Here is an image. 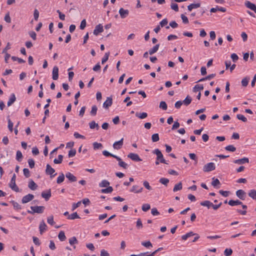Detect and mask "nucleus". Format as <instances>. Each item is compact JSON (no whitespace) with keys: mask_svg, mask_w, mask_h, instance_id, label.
<instances>
[{"mask_svg":"<svg viewBox=\"0 0 256 256\" xmlns=\"http://www.w3.org/2000/svg\"><path fill=\"white\" fill-rule=\"evenodd\" d=\"M30 209L32 211L28 210V212L31 214H34V213L42 214L44 212L45 209L44 206H31Z\"/></svg>","mask_w":256,"mask_h":256,"instance_id":"nucleus-1","label":"nucleus"},{"mask_svg":"<svg viewBox=\"0 0 256 256\" xmlns=\"http://www.w3.org/2000/svg\"><path fill=\"white\" fill-rule=\"evenodd\" d=\"M153 153L156 155V160H160V162L161 163L168 164V163L166 162V160L164 158L163 154L159 149H155L153 151Z\"/></svg>","mask_w":256,"mask_h":256,"instance_id":"nucleus-2","label":"nucleus"},{"mask_svg":"<svg viewBox=\"0 0 256 256\" xmlns=\"http://www.w3.org/2000/svg\"><path fill=\"white\" fill-rule=\"evenodd\" d=\"M16 174H14L9 184V186L14 191L16 192H19V188L17 186L16 184Z\"/></svg>","mask_w":256,"mask_h":256,"instance_id":"nucleus-3","label":"nucleus"},{"mask_svg":"<svg viewBox=\"0 0 256 256\" xmlns=\"http://www.w3.org/2000/svg\"><path fill=\"white\" fill-rule=\"evenodd\" d=\"M216 168L215 164L213 162H209L205 164L203 167L204 172H209L214 170Z\"/></svg>","mask_w":256,"mask_h":256,"instance_id":"nucleus-4","label":"nucleus"},{"mask_svg":"<svg viewBox=\"0 0 256 256\" xmlns=\"http://www.w3.org/2000/svg\"><path fill=\"white\" fill-rule=\"evenodd\" d=\"M128 157L134 162H141L142 160L139 156L134 153H130L128 155Z\"/></svg>","mask_w":256,"mask_h":256,"instance_id":"nucleus-5","label":"nucleus"},{"mask_svg":"<svg viewBox=\"0 0 256 256\" xmlns=\"http://www.w3.org/2000/svg\"><path fill=\"white\" fill-rule=\"evenodd\" d=\"M55 172V170L49 164H47L46 166V172L47 174L51 175L50 177H54L56 174H52Z\"/></svg>","mask_w":256,"mask_h":256,"instance_id":"nucleus-6","label":"nucleus"},{"mask_svg":"<svg viewBox=\"0 0 256 256\" xmlns=\"http://www.w3.org/2000/svg\"><path fill=\"white\" fill-rule=\"evenodd\" d=\"M34 198V196L29 194L22 198V204H26L32 200Z\"/></svg>","mask_w":256,"mask_h":256,"instance_id":"nucleus-7","label":"nucleus"},{"mask_svg":"<svg viewBox=\"0 0 256 256\" xmlns=\"http://www.w3.org/2000/svg\"><path fill=\"white\" fill-rule=\"evenodd\" d=\"M244 5L246 8L253 10L254 12L256 13V6L254 4L251 2L250 1L246 0L244 2Z\"/></svg>","mask_w":256,"mask_h":256,"instance_id":"nucleus-8","label":"nucleus"},{"mask_svg":"<svg viewBox=\"0 0 256 256\" xmlns=\"http://www.w3.org/2000/svg\"><path fill=\"white\" fill-rule=\"evenodd\" d=\"M143 188L142 187H139L138 185L133 186L130 190V192H134L136 194H138L142 192Z\"/></svg>","mask_w":256,"mask_h":256,"instance_id":"nucleus-9","label":"nucleus"},{"mask_svg":"<svg viewBox=\"0 0 256 256\" xmlns=\"http://www.w3.org/2000/svg\"><path fill=\"white\" fill-rule=\"evenodd\" d=\"M104 31L103 26L101 24H99L95 27L94 30V34L96 36H98L100 33Z\"/></svg>","mask_w":256,"mask_h":256,"instance_id":"nucleus-10","label":"nucleus"},{"mask_svg":"<svg viewBox=\"0 0 256 256\" xmlns=\"http://www.w3.org/2000/svg\"><path fill=\"white\" fill-rule=\"evenodd\" d=\"M236 195L240 200H244L246 196V193L244 190H239L236 192Z\"/></svg>","mask_w":256,"mask_h":256,"instance_id":"nucleus-11","label":"nucleus"},{"mask_svg":"<svg viewBox=\"0 0 256 256\" xmlns=\"http://www.w3.org/2000/svg\"><path fill=\"white\" fill-rule=\"evenodd\" d=\"M119 14L122 18H124L128 16L129 11L128 10H124L123 8H120L119 10Z\"/></svg>","mask_w":256,"mask_h":256,"instance_id":"nucleus-12","label":"nucleus"},{"mask_svg":"<svg viewBox=\"0 0 256 256\" xmlns=\"http://www.w3.org/2000/svg\"><path fill=\"white\" fill-rule=\"evenodd\" d=\"M123 138H122L118 142H116L113 144V148L116 150L120 149L122 145H123Z\"/></svg>","mask_w":256,"mask_h":256,"instance_id":"nucleus-13","label":"nucleus"},{"mask_svg":"<svg viewBox=\"0 0 256 256\" xmlns=\"http://www.w3.org/2000/svg\"><path fill=\"white\" fill-rule=\"evenodd\" d=\"M112 99L110 97H108L106 100L104 102L103 104L104 108H108L110 106L112 105Z\"/></svg>","mask_w":256,"mask_h":256,"instance_id":"nucleus-14","label":"nucleus"},{"mask_svg":"<svg viewBox=\"0 0 256 256\" xmlns=\"http://www.w3.org/2000/svg\"><path fill=\"white\" fill-rule=\"evenodd\" d=\"M58 78V68L57 66H54L52 70V79L57 80Z\"/></svg>","mask_w":256,"mask_h":256,"instance_id":"nucleus-15","label":"nucleus"},{"mask_svg":"<svg viewBox=\"0 0 256 256\" xmlns=\"http://www.w3.org/2000/svg\"><path fill=\"white\" fill-rule=\"evenodd\" d=\"M234 164H244L245 163H248L249 162V160L247 158H244L236 160L234 161Z\"/></svg>","mask_w":256,"mask_h":256,"instance_id":"nucleus-16","label":"nucleus"},{"mask_svg":"<svg viewBox=\"0 0 256 256\" xmlns=\"http://www.w3.org/2000/svg\"><path fill=\"white\" fill-rule=\"evenodd\" d=\"M66 176L70 182H74L77 180L76 178L70 172L66 173Z\"/></svg>","mask_w":256,"mask_h":256,"instance_id":"nucleus-17","label":"nucleus"},{"mask_svg":"<svg viewBox=\"0 0 256 256\" xmlns=\"http://www.w3.org/2000/svg\"><path fill=\"white\" fill-rule=\"evenodd\" d=\"M200 6V3L198 2L196 4H191L188 6V10L191 12L193 9L197 8Z\"/></svg>","mask_w":256,"mask_h":256,"instance_id":"nucleus-18","label":"nucleus"},{"mask_svg":"<svg viewBox=\"0 0 256 256\" xmlns=\"http://www.w3.org/2000/svg\"><path fill=\"white\" fill-rule=\"evenodd\" d=\"M116 159L118 162L119 166L123 168L124 169L127 168L128 164L126 162H123L120 157L116 156Z\"/></svg>","mask_w":256,"mask_h":256,"instance_id":"nucleus-19","label":"nucleus"},{"mask_svg":"<svg viewBox=\"0 0 256 256\" xmlns=\"http://www.w3.org/2000/svg\"><path fill=\"white\" fill-rule=\"evenodd\" d=\"M47 226L46 224H45L44 222L42 220L39 226V229H40V232L41 234H43V232L46 230Z\"/></svg>","mask_w":256,"mask_h":256,"instance_id":"nucleus-20","label":"nucleus"},{"mask_svg":"<svg viewBox=\"0 0 256 256\" xmlns=\"http://www.w3.org/2000/svg\"><path fill=\"white\" fill-rule=\"evenodd\" d=\"M28 186L30 190H36L38 188L37 184L34 182L32 180H30Z\"/></svg>","mask_w":256,"mask_h":256,"instance_id":"nucleus-21","label":"nucleus"},{"mask_svg":"<svg viewBox=\"0 0 256 256\" xmlns=\"http://www.w3.org/2000/svg\"><path fill=\"white\" fill-rule=\"evenodd\" d=\"M42 196L45 198L46 200H49L50 197L51 196V191L50 190H49L47 192H42Z\"/></svg>","mask_w":256,"mask_h":256,"instance_id":"nucleus-22","label":"nucleus"},{"mask_svg":"<svg viewBox=\"0 0 256 256\" xmlns=\"http://www.w3.org/2000/svg\"><path fill=\"white\" fill-rule=\"evenodd\" d=\"M16 100V98L14 94H11L8 101V106H10Z\"/></svg>","mask_w":256,"mask_h":256,"instance_id":"nucleus-23","label":"nucleus"},{"mask_svg":"<svg viewBox=\"0 0 256 256\" xmlns=\"http://www.w3.org/2000/svg\"><path fill=\"white\" fill-rule=\"evenodd\" d=\"M159 47H160V44H156V45H155L152 48H150L149 50V51H148L149 54L150 55H152L154 54L155 52H156L158 50Z\"/></svg>","mask_w":256,"mask_h":256,"instance_id":"nucleus-24","label":"nucleus"},{"mask_svg":"<svg viewBox=\"0 0 256 256\" xmlns=\"http://www.w3.org/2000/svg\"><path fill=\"white\" fill-rule=\"evenodd\" d=\"M228 204L229 205H230L231 206H236V205L242 204V202L238 200H229V202H228Z\"/></svg>","mask_w":256,"mask_h":256,"instance_id":"nucleus-25","label":"nucleus"},{"mask_svg":"<svg viewBox=\"0 0 256 256\" xmlns=\"http://www.w3.org/2000/svg\"><path fill=\"white\" fill-rule=\"evenodd\" d=\"M200 205L204 206H206L208 208L212 207V202L209 200H204L200 203Z\"/></svg>","mask_w":256,"mask_h":256,"instance_id":"nucleus-26","label":"nucleus"},{"mask_svg":"<svg viewBox=\"0 0 256 256\" xmlns=\"http://www.w3.org/2000/svg\"><path fill=\"white\" fill-rule=\"evenodd\" d=\"M194 233L192 232H188L184 235H183L182 236V240H187L188 238L194 236Z\"/></svg>","mask_w":256,"mask_h":256,"instance_id":"nucleus-27","label":"nucleus"},{"mask_svg":"<svg viewBox=\"0 0 256 256\" xmlns=\"http://www.w3.org/2000/svg\"><path fill=\"white\" fill-rule=\"evenodd\" d=\"M182 188V182H178V184H176L174 188L173 191L176 192V191L181 190Z\"/></svg>","mask_w":256,"mask_h":256,"instance_id":"nucleus-28","label":"nucleus"},{"mask_svg":"<svg viewBox=\"0 0 256 256\" xmlns=\"http://www.w3.org/2000/svg\"><path fill=\"white\" fill-rule=\"evenodd\" d=\"M191 102H192V98L190 96H188L186 98L183 100L182 102V103L186 105V106H188L189 105L190 103H191Z\"/></svg>","mask_w":256,"mask_h":256,"instance_id":"nucleus-29","label":"nucleus"},{"mask_svg":"<svg viewBox=\"0 0 256 256\" xmlns=\"http://www.w3.org/2000/svg\"><path fill=\"white\" fill-rule=\"evenodd\" d=\"M64 180V175L63 173H61L57 178L56 182L58 184H60Z\"/></svg>","mask_w":256,"mask_h":256,"instance_id":"nucleus-30","label":"nucleus"},{"mask_svg":"<svg viewBox=\"0 0 256 256\" xmlns=\"http://www.w3.org/2000/svg\"><path fill=\"white\" fill-rule=\"evenodd\" d=\"M58 238L60 241H64L66 239V236H65L64 232V231H60L58 235Z\"/></svg>","mask_w":256,"mask_h":256,"instance_id":"nucleus-31","label":"nucleus"},{"mask_svg":"<svg viewBox=\"0 0 256 256\" xmlns=\"http://www.w3.org/2000/svg\"><path fill=\"white\" fill-rule=\"evenodd\" d=\"M68 218L69 220H74L76 218H80V217L78 214L77 212H75L70 215H68Z\"/></svg>","mask_w":256,"mask_h":256,"instance_id":"nucleus-32","label":"nucleus"},{"mask_svg":"<svg viewBox=\"0 0 256 256\" xmlns=\"http://www.w3.org/2000/svg\"><path fill=\"white\" fill-rule=\"evenodd\" d=\"M90 128L91 129H94V128H96L97 130H98L99 126L97 123H96L94 121H92L89 124Z\"/></svg>","mask_w":256,"mask_h":256,"instance_id":"nucleus-33","label":"nucleus"},{"mask_svg":"<svg viewBox=\"0 0 256 256\" xmlns=\"http://www.w3.org/2000/svg\"><path fill=\"white\" fill-rule=\"evenodd\" d=\"M113 190V188L112 186H108L107 188L102 189L101 192L104 194L111 193Z\"/></svg>","mask_w":256,"mask_h":256,"instance_id":"nucleus-34","label":"nucleus"},{"mask_svg":"<svg viewBox=\"0 0 256 256\" xmlns=\"http://www.w3.org/2000/svg\"><path fill=\"white\" fill-rule=\"evenodd\" d=\"M110 185V182L106 180H102L99 184L101 188L107 187Z\"/></svg>","mask_w":256,"mask_h":256,"instance_id":"nucleus-35","label":"nucleus"},{"mask_svg":"<svg viewBox=\"0 0 256 256\" xmlns=\"http://www.w3.org/2000/svg\"><path fill=\"white\" fill-rule=\"evenodd\" d=\"M136 117H138V118H140V119H144L147 117L148 114L146 112H143L142 113H140V114L136 113Z\"/></svg>","mask_w":256,"mask_h":256,"instance_id":"nucleus-36","label":"nucleus"},{"mask_svg":"<svg viewBox=\"0 0 256 256\" xmlns=\"http://www.w3.org/2000/svg\"><path fill=\"white\" fill-rule=\"evenodd\" d=\"M63 156L61 154L58 155V158H55L54 160V162L56 164H61L62 161Z\"/></svg>","mask_w":256,"mask_h":256,"instance_id":"nucleus-37","label":"nucleus"},{"mask_svg":"<svg viewBox=\"0 0 256 256\" xmlns=\"http://www.w3.org/2000/svg\"><path fill=\"white\" fill-rule=\"evenodd\" d=\"M250 78L246 77L244 78L242 80V84L243 86H246L248 84Z\"/></svg>","mask_w":256,"mask_h":256,"instance_id":"nucleus-38","label":"nucleus"},{"mask_svg":"<svg viewBox=\"0 0 256 256\" xmlns=\"http://www.w3.org/2000/svg\"><path fill=\"white\" fill-rule=\"evenodd\" d=\"M204 89L202 84H196L194 88V92H196L198 90H201Z\"/></svg>","mask_w":256,"mask_h":256,"instance_id":"nucleus-39","label":"nucleus"},{"mask_svg":"<svg viewBox=\"0 0 256 256\" xmlns=\"http://www.w3.org/2000/svg\"><path fill=\"white\" fill-rule=\"evenodd\" d=\"M11 202L15 210H19L22 208L20 205L17 202H14V201H12Z\"/></svg>","mask_w":256,"mask_h":256,"instance_id":"nucleus-40","label":"nucleus"},{"mask_svg":"<svg viewBox=\"0 0 256 256\" xmlns=\"http://www.w3.org/2000/svg\"><path fill=\"white\" fill-rule=\"evenodd\" d=\"M102 154L106 156H112L115 158H116V156H117L116 155L113 154L109 152L108 151L106 150L102 151Z\"/></svg>","mask_w":256,"mask_h":256,"instance_id":"nucleus-41","label":"nucleus"},{"mask_svg":"<svg viewBox=\"0 0 256 256\" xmlns=\"http://www.w3.org/2000/svg\"><path fill=\"white\" fill-rule=\"evenodd\" d=\"M160 108L164 110H167L168 106L166 102L164 101H162L160 104Z\"/></svg>","mask_w":256,"mask_h":256,"instance_id":"nucleus-42","label":"nucleus"},{"mask_svg":"<svg viewBox=\"0 0 256 256\" xmlns=\"http://www.w3.org/2000/svg\"><path fill=\"white\" fill-rule=\"evenodd\" d=\"M110 56V52H106L104 54V58L102 60V64H104L108 59Z\"/></svg>","mask_w":256,"mask_h":256,"instance_id":"nucleus-43","label":"nucleus"},{"mask_svg":"<svg viewBox=\"0 0 256 256\" xmlns=\"http://www.w3.org/2000/svg\"><path fill=\"white\" fill-rule=\"evenodd\" d=\"M152 140L153 142H156L159 140V135L158 134H153L152 136Z\"/></svg>","mask_w":256,"mask_h":256,"instance_id":"nucleus-44","label":"nucleus"},{"mask_svg":"<svg viewBox=\"0 0 256 256\" xmlns=\"http://www.w3.org/2000/svg\"><path fill=\"white\" fill-rule=\"evenodd\" d=\"M69 243L70 245L78 243V241L75 236H73L69 239Z\"/></svg>","mask_w":256,"mask_h":256,"instance_id":"nucleus-45","label":"nucleus"},{"mask_svg":"<svg viewBox=\"0 0 256 256\" xmlns=\"http://www.w3.org/2000/svg\"><path fill=\"white\" fill-rule=\"evenodd\" d=\"M226 150L230 152H235L236 148L232 145H228L225 148Z\"/></svg>","mask_w":256,"mask_h":256,"instance_id":"nucleus-46","label":"nucleus"},{"mask_svg":"<svg viewBox=\"0 0 256 256\" xmlns=\"http://www.w3.org/2000/svg\"><path fill=\"white\" fill-rule=\"evenodd\" d=\"M248 196L252 199H254L256 197V190H252L248 193Z\"/></svg>","mask_w":256,"mask_h":256,"instance_id":"nucleus-47","label":"nucleus"},{"mask_svg":"<svg viewBox=\"0 0 256 256\" xmlns=\"http://www.w3.org/2000/svg\"><path fill=\"white\" fill-rule=\"evenodd\" d=\"M212 184L213 186L216 187L218 185L220 184V180L218 178H212Z\"/></svg>","mask_w":256,"mask_h":256,"instance_id":"nucleus-48","label":"nucleus"},{"mask_svg":"<svg viewBox=\"0 0 256 256\" xmlns=\"http://www.w3.org/2000/svg\"><path fill=\"white\" fill-rule=\"evenodd\" d=\"M93 146L94 150H98L102 148V145L100 143L94 142L93 143Z\"/></svg>","mask_w":256,"mask_h":256,"instance_id":"nucleus-49","label":"nucleus"},{"mask_svg":"<svg viewBox=\"0 0 256 256\" xmlns=\"http://www.w3.org/2000/svg\"><path fill=\"white\" fill-rule=\"evenodd\" d=\"M236 118L238 119L241 120L244 122H246L247 121V118L244 115L238 114L236 115Z\"/></svg>","mask_w":256,"mask_h":256,"instance_id":"nucleus-50","label":"nucleus"},{"mask_svg":"<svg viewBox=\"0 0 256 256\" xmlns=\"http://www.w3.org/2000/svg\"><path fill=\"white\" fill-rule=\"evenodd\" d=\"M22 158V154L20 151L18 150L16 154V159L18 161H20Z\"/></svg>","mask_w":256,"mask_h":256,"instance_id":"nucleus-51","label":"nucleus"},{"mask_svg":"<svg viewBox=\"0 0 256 256\" xmlns=\"http://www.w3.org/2000/svg\"><path fill=\"white\" fill-rule=\"evenodd\" d=\"M47 222L48 224H49L51 226H53L54 224V216H48V218Z\"/></svg>","mask_w":256,"mask_h":256,"instance_id":"nucleus-52","label":"nucleus"},{"mask_svg":"<svg viewBox=\"0 0 256 256\" xmlns=\"http://www.w3.org/2000/svg\"><path fill=\"white\" fill-rule=\"evenodd\" d=\"M150 208V206L149 204H144L142 206V210L144 211V212H146L148 211V210H149Z\"/></svg>","mask_w":256,"mask_h":256,"instance_id":"nucleus-53","label":"nucleus"},{"mask_svg":"<svg viewBox=\"0 0 256 256\" xmlns=\"http://www.w3.org/2000/svg\"><path fill=\"white\" fill-rule=\"evenodd\" d=\"M160 182L161 184L166 186L169 182V180L166 178H160Z\"/></svg>","mask_w":256,"mask_h":256,"instance_id":"nucleus-54","label":"nucleus"},{"mask_svg":"<svg viewBox=\"0 0 256 256\" xmlns=\"http://www.w3.org/2000/svg\"><path fill=\"white\" fill-rule=\"evenodd\" d=\"M136 226L138 229H140L142 228V224L140 218H138L136 222Z\"/></svg>","mask_w":256,"mask_h":256,"instance_id":"nucleus-55","label":"nucleus"},{"mask_svg":"<svg viewBox=\"0 0 256 256\" xmlns=\"http://www.w3.org/2000/svg\"><path fill=\"white\" fill-rule=\"evenodd\" d=\"M232 253V250L231 248H226L224 251V254L226 256H230Z\"/></svg>","mask_w":256,"mask_h":256,"instance_id":"nucleus-56","label":"nucleus"},{"mask_svg":"<svg viewBox=\"0 0 256 256\" xmlns=\"http://www.w3.org/2000/svg\"><path fill=\"white\" fill-rule=\"evenodd\" d=\"M8 128L10 132L13 130V122L10 119H8Z\"/></svg>","mask_w":256,"mask_h":256,"instance_id":"nucleus-57","label":"nucleus"},{"mask_svg":"<svg viewBox=\"0 0 256 256\" xmlns=\"http://www.w3.org/2000/svg\"><path fill=\"white\" fill-rule=\"evenodd\" d=\"M171 8L176 12L178 11V4L172 2L170 4Z\"/></svg>","mask_w":256,"mask_h":256,"instance_id":"nucleus-58","label":"nucleus"},{"mask_svg":"<svg viewBox=\"0 0 256 256\" xmlns=\"http://www.w3.org/2000/svg\"><path fill=\"white\" fill-rule=\"evenodd\" d=\"M97 107L96 105H94L92 108V110L90 111V114L92 116H95L97 112Z\"/></svg>","mask_w":256,"mask_h":256,"instance_id":"nucleus-59","label":"nucleus"},{"mask_svg":"<svg viewBox=\"0 0 256 256\" xmlns=\"http://www.w3.org/2000/svg\"><path fill=\"white\" fill-rule=\"evenodd\" d=\"M143 185L145 187V188H146L147 190H152V188L150 186L149 182L148 181H146V180L144 181L143 182Z\"/></svg>","mask_w":256,"mask_h":256,"instance_id":"nucleus-60","label":"nucleus"},{"mask_svg":"<svg viewBox=\"0 0 256 256\" xmlns=\"http://www.w3.org/2000/svg\"><path fill=\"white\" fill-rule=\"evenodd\" d=\"M24 174L26 178H29L30 176V170L27 168H24L23 170Z\"/></svg>","mask_w":256,"mask_h":256,"instance_id":"nucleus-61","label":"nucleus"},{"mask_svg":"<svg viewBox=\"0 0 256 256\" xmlns=\"http://www.w3.org/2000/svg\"><path fill=\"white\" fill-rule=\"evenodd\" d=\"M28 163L30 167L31 168H34L35 163H34V161L33 159H32V158L28 159Z\"/></svg>","mask_w":256,"mask_h":256,"instance_id":"nucleus-62","label":"nucleus"},{"mask_svg":"<svg viewBox=\"0 0 256 256\" xmlns=\"http://www.w3.org/2000/svg\"><path fill=\"white\" fill-rule=\"evenodd\" d=\"M142 244L146 248H148L149 246H151V247L152 246V244L150 241L142 242Z\"/></svg>","mask_w":256,"mask_h":256,"instance_id":"nucleus-63","label":"nucleus"},{"mask_svg":"<svg viewBox=\"0 0 256 256\" xmlns=\"http://www.w3.org/2000/svg\"><path fill=\"white\" fill-rule=\"evenodd\" d=\"M76 154V150L75 149H72L68 152V156L70 158L74 156Z\"/></svg>","mask_w":256,"mask_h":256,"instance_id":"nucleus-64","label":"nucleus"}]
</instances>
